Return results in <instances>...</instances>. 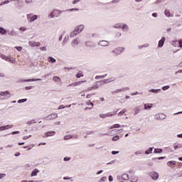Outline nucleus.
Masks as SVG:
<instances>
[{"instance_id": "61", "label": "nucleus", "mask_w": 182, "mask_h": 182, "mask_svg": "<svg viewBox=\"0 0 182 182\" xmlns=\"http://www.w3.org/2000/svg\"><path fill=\"white\" fill-rule=\"evenodd\" d=\"M31 89H33V86L26 87V90H31Z\"/></svg>"}, {"instance_id": "37", "label": "nucleus", "mask_w": 182, "mask_h": 182, "mask_svg": "<svg viewBox=\"0 0 182 182\" xmlns=\"http://www.w3.org/2000/svg\"><path fill=\"white\" fill-rule=\"evenodd\" d=\"M154 153L156 154H159L160 153H163V149H154Z\"/></svg>"}, {"instance_id": "56", "label": "nucleus", "mask_w": 182, "mask_h": 182, "mask_svg": "<svg viewBox=\"0 0 182 182\" xmlns=\"http://www.w3.org/2000/svg\"><path fill=\"white\" fill-rule=\"evenodd\" d=\"M32 137V135H29V136H24L23 137V140H28V139Z\"/></svg>"}, {"instance_id": "55", "label": "nucleus", "mask_w": 182, "mask_h": 182, "mask_svg": "<svg viewBox=\"0 0 182 182\" xmlns=\"http://www.w3.org/2000/svg\"><path fill=\"white\" fill-rule=\"evenodd\" d=\"M87 90H88V92H90L92 90H96V88H95V86L94 87H88Z\"/></svg>"}, {"instance_id": "38", "label": "nucleus", "mask_w": 182, "mask_h": 182, "mask_svg": "<svg viewBox=\"0 0 182 182\" xmlns=\"http://www.w3.org/2000/svg\"><path fill=\"white\" fill-rule=\"evenodd\" d=\"M140 107H136L134 108V114H139V112H140Z\"/></svg>"}, {"instance_id": "63", "label": "nucleus", "mask_w": 182, "mask_h": 182, "mask_svg": "<svg viewBox=\"0 0 182 182\" xmlns=\"http://www.w3.org/2000/svg\"><path fill=\"white\" fill-rule=\"evenodd\" d=\"M40 50L46 51V48L45 46L44 47H40Z\"/></svg>"}, {"instance_id": "64", "label": "nucleus", "mask_w": 182, "mask_h": 182, "mask_svg": "<svg viewBox=\"0 0 182 182\" xmlns=\"http://www.w3.org/2000/svg\"><path fill=\"white\" fill-rule=\"evenodd\" d=\"M180 48H182V40L178 41Z\"/></svg>"}, {"instance_id": "50", "label": "nucleus", "mask_w": 182, "mask_h": 182, "mask_svg": "<svg viewBox=\"0 0 182 182\" xmlns=\"http://www.w3.org/2000/svg\"><path fill=\"white\" fill-rule=\"evenodd\" d=\"M164 159H166V157H159V158H153L152 160H154V161H156V160H163Z\"/></svg>"}, {"instance_id": "53", "label": "nucleus", "mask_w": 182, "mask_h": 182, "mask_svg": "<svg viewBox=\"0 0 182 182\" xmlns=\"http://www.w3.org/2000/svg\"><path fill=\"white\" fill-rule=\"evenodd\" d=\"M168 89H170V87L168 85H166V86H164L162 87V90H168Z\"/></svg>"}, {"instance_id": "35", "label": "nucleus", "mask_w": 182, "mask_h": 182, "mask_svg": "<svg viewBox=\"0 0 182 182\" xmlns=\"http://www.w3.org/2000/svg\"><path fill=\"white\" fill-rule=\"evenodd\" d=\"M68 41H69V36H67L64 38V40L62 43V46H65V45H66V43H68Z\"/></svg>"}, {"instance_id": "54", "label": "nucleus", "mask_w": 182, "mask_h": 182, "mask_svg": "<svg viewBox=\"0 0 182 182\" xmlns=\"http://www.w3.org/2000/svg\"><path fill=\"white\" fill-rule=\"evenodd\" d=\"M108 80H109V83H111V82H114V80H116V77H112L109 78Z\"/></svg>"}, {"instance_id": "19", "label": "nucleus", "mask_w": 182, "mask_h": 182, "mask_svg": "<svg viewBox=\"0 0 182 182\" xmlns=\"http://www.w3.org/2000/svg\"><path fill=\"white\" fill-rule=\"evenodd\" d=\"M28 45H30V46H37L39 47L41 46V43L40 42H35V41H29Z\"/></svg>"}, {"instance_id": "21", "label": "nucleus", "mask_w": 182, "mask_h": 182, "mask_svg": "<svg viewBox=\"0 0 182 182\" xmlns=\"http://www.w3.org/2000/svg\"><path fill=\"white\" fill-rule=\"evenodd\" d=\"M77 45H79V40H77V38L73 40L71 43V46H73V48L77 46Z\"/></svg>"}, {"instance_id": "58", "label": "nucleus", "mask_w": 182, "mask_h": 182, "mask_svg": "<svg viewBox=\"0 0 182 182\" xmlns=\"http://www.w3.org/2000/svg\"><path fill=\"white\" fill-rule=\"evenodd\" d=\"M15 48L17 49V50H18V52H21V50H22V47H21V46H18H18H16Z\"/></svg>"}, {"instance_id": "7", "label": "nucleus", "mask_w": 182, "mask_h": 182, "mask_svg": "<svg viewBox=\"0 0 182 182\" xmlns=\"http://www.w3.org/2000/svg\"><path fill=\"white\" fill-rule=\"evenodd\" d=\"M117 114V112H114L113 114L110 112H107V114H100V117L101 119H106V117H110L112 116H114Z\"/></svg>"}, {"instance_id": "29", "label": "nucleus", "mask_w": 182, "mask_h": 182, "mask_svg": "<svg viewBox=\"0 0 182 182\" xmlns=\"http://www.w3.org/2000/svg\"><path fill=\"white\" fill-rule=\"evenodd\" d=\"M107 77V74H105V75H97L96 77H95V79L97 80H99L100 79H105V77Z\"/></svg>"}, {"instance_id": "42", "label": "nucleus", "mask_w": 182, "mask_h": 182, "mask_svg": "<svg viewBox=\"0 0 182 182\" xmlns=\"http://www.w3.org/2000/svg\"><path fill=\"white\" fill-rule=\"evenodd\" d=\"M126 112H127L126 109H122L121 112H119L118 113V116H123V114H124V113H126Z\"/></svg>"}, {"instance_id": "23", "label": "nucleus", "mask_w": 182, "mask_h": 182, "mask_svg": "<svg viewBox=\"0 0 182 182\" xmlns=\"http://www.w3.org/2000/svg\"><path fill=\"white\" fill-rule=\"evenodd\" d=\"M150 93H154L155 95H157V93H159V92H161V89H151L149 90Z\"/></svg>"}, {"instance_id": "44", "label": "nucleus", "mask_w": 182, "mask_h": 182, "mask_svg": "<svg viewBox=\"0 0 182 182\" xmlns=\"http://www.w3.org/2000/svg\"><path fill=\"white\" fill-rule=\"evenodd\" d=\"M119 127H120V124H115L112 127H111L110 129H119Z\"/></svg>"}, {"instance_id": "31", "label": "nucleus", "mask_w": 182, "mask_h": 182, "mask_svg": "<svg viewBox=\"0 0 182 182\" xmlns=\"http://www.w3.org/2000/svg\"><path fill=\"white\" fill-rule=\"evenodd\" d=\"M36 124V121L35 119H32L26 122V124H28V126H32V124Z\"/></svg>"}, {"instance_id": "33", "label": "nucleus", "mask_w": 182, "mask_h": 182, "mask_svg": "<svg viewBox=\"0 0 182 182\" xmlns=\"http://www.w3.org/2000/svg\"><path fill=\"white\" fill-rule=\"evenodd\" d=\"M154 149V147L149 148L148 150H146L145 151V154H151V153H153V149Z\"/></svg>"}, {"instance_id": "13", "label": "nucleus", "mask_w": 182, "mask_h": 182, "mask_svg": "<svg viewBox=\"0 0 182 182\" xmlns=\"http://www.w3.org/2000/svg\"><path fill=\"white\" fill-rule=\"evenodd\" d=\"M164 42H166V37H162L161 39L159 41L158 48H163L164 46Z\"/></svg>"}, {"instance_id": "18", "label": "nucleus", "mask_w": 182, "mask_h": 182, "mask_svg": "<svg viewBox=\"0 0 182 182\" xmlns=\"http://www.w3.org/2000/svg\"><path fill=\"white\" fill-rule=\"evenodd\" d=\"M130 182H137L139 181V177L136 176L135 175H132L129 177Z\"/></svg>"}, {"instance_id": "26", "label": "nucleus", "mask_w": 182, "mask_h": 182, "mask_svg": "<svg viewBox=\"0 0 182 182\" xmlns=\"http://www.w3.org/2000/svg\"><path fill=\"white\" fill-rule=\"evenodd\" d=\"M153 106V104H144V110H150Z\"/></svg>"}, {"instance_id": "34", "label": "nucleus", "mask_w": 182, "mask_h": 182, "mask_svg": "<svg viewBox=\"0 0 182 182\" xmlns=\"http://www.w3.org/2000/svg\"><path fill=\"white\" fill-rule=\"evenodd\" d=\"M38 173H39V170L36 168L34 169L32 173H31V176H38Z\"/></svg>"}, {"instance_id": "48", "label": "nucleus", "mask_w": 182, "mask_h": 182, "mask_svg": "<svg viewBox=\"0 0 182 182\" xmlns=\"http://www.w3.org/2000/svg\"><path fill=\"white\" fill-rule=\"evenodd\" d=\"M165 15L168 18H170V11L169 10H165Z\"/></svg>"}, {"instance_id": "36", "label": "nucleus", "mask_w": 182, "mask_h": 182, "mask_svg": "<svg viewBox=\"0 0 182 182\" xmlns=\"http://www.w3.org/2000/svg\"><path fill=\"white\" fill-rule=\"evenodd\" d=\"M113 28H115V29H120L122 28V23H116L113 26Z\"/></svg>"}, {"instance_id": "8", "label": "nucleus", "mask_w": 182, "mask_h": 182, "mask_svg": "<svg viewBox=\"0 0 182 182\" xmlns=\"http://www.w3.org/2000/svg\"><path fill=\"white\" fill-rule=\"evenodd\" d=\"M127 90H130V88L129 87H123V88H121V89L115 90L114 91L112 92V95H116L117 93H120L122 92H126Z\"/></svg>"}, {"instance_id": "14", "label": "nucleus", "mask_w": 182, "mask_h": 182, "mask_svg": "<svg viewBox=\"0 0 182 182\" xmlns=\"http://www.w3.org/2000/svg\"><path fill=\"white\" fill-rule=\"evenodd\" d=\"M97 83H100V86H103V85H107V83H110V81L109 79H105L103 80L97 81Z\"/></svg>"}, {"instance_id": "16", "label": "nucleus", "mask_w": 182, "mask_h": 182, "mask_svg": "<svg viewBox=\"0 0 182 182\" xmlns=\"http://www.w3.org/2000/svg\"><path fill=\"white\" fill-rule=\"evenodd\" d=\"M0 96H5L7 99H9L11 97V93L9 91L1 92Z\"/></svg>"}, {"instance_id": "20", "label": "nucleus", "mask_w": 182, "mask_h": 182, "mask_svg": "<svg viewBox=\"0 0 182 182\" xmlns=\"http://www.w3.org/2000/svg\"><path fill=\"white\" fill-rule=\"evenodd\" d=\"M12 128V125H6L0 127V132H4V130H8L9 129Z\"/></svg>"}, {"instance_id": "24", "label": "nucleus", "mask_w": 182, "mask_h": 182, "mask_svg": "<svg viewBox=\"0 0 182 182\" xmlns=\"http://www.w3.org/2000/svg\"><path fill=\"white\" fill-rule=\"evenodd\" d=\"M121 28L124 32H129V26L127 24H123Z\"/></svg>"}, {"instance_id": "47", "label": "nucleus", "mask_w": 182, "mask_h": 182, "mask_svg": "<svg viewBox=\"0 0 182 182\" xmlns=\"http://www.w3.org/2000/svg\"><path fill=\"white\" fill-rule=\"evenodd\" d=\"M119 136L116 135L112 137V141H117V140H119Z\"/></svg>"}, {"instance_id": "10", "label": "nucleus", "mask_w": 182, "mask_h": 182, "mask_svg": "<svg viewBox=\"0 0 182 182\" xmlns=\"http://www.w3.org/2000/svg\"><path fill=\"white\" fill-rule=\"evenodd\" d=\"M42 80V79L41 78H37V79H28V80H23V79H21L19 80L18 82H20V83H23V82H39Z\"/></svg>"}, {"instance_id": "57", "label": "nucleus", "mask_w": 182, "mask_h": 182, "mask_svg": "<svg viewBox=\"0 0 182 182\" xmlns=\"http://www.w3.org/2000/svg\"><path fill=\"white\" fill-rule=\"evenodd\" d=\"M106 180H107V178L106 176H103L101 179H100V182H105L106 181Z\"/></svg>"}, {"instance_id": "52", "label": "nucleus", "mask_w": 182, "mask_h": 182, "mask_svg": "<svg viewBox=\"0 0 182 182\" xmlns=\"http://www.w3.org/2000/svg\"><path fill=\"white\" fill-rule=\"evenodd\" d=\"M135 156H140V154H143V151H138L134 153Z\"/></svg>"}, {"instance_id": "49", "label": "nucleus", "mask_w": 182, "mask_h": 182, "mask_svg": "<svg viewBox=\"0 0 182 182\" xmlns=\"http://www.w3.org/2000/svg\"><path fill=\"white\" fill-rule=\"evenodd\" d=\"M9 35H11V36H16V33L14 31H11Z\"/></svg>"}, {"instance_id": "22", "label": "nucleus", "mask_w": 182, "mask_h": 182, "mask_svg": "<svg viewBox=\"0 0 182 182\" xmlns=\"http://www.w3.org/2000/svg\"><path fill=\"white\" fill-rule=\"evenodd\" d=\"M53 82H55V83H60V82H62V80L60 79V77L58 76H54L53 77Z\"/></svg>"}, {"instance_id": "12", "label": "nucleus", "mask_w": 182, "mask_h": 182, "mask_svg": "<svg viewBox=\"0 0 182 182\" xmlns=\"http://www.w3.org/2000/svg\"><path fill=\"white\" fill-rule=\"evenodd\" d=\"M83 29H85V25L81 24L80 26H77L75 31H77L78 33H80L82 32V31H83Z\"/></svg>"}, {"instance_id": "11", "label": "nucleus", "mask_w": 182, "mask_h": 182, "mask_svg": "<svg viewBox=\"0 0 182 182\" xmlns=\"http://www.w3.org/2000/svg\"><path fill=\"white\" fill-rule=\"evenodd\" d=\"M98 45L100 46L107 47L109 46V41L102 40L99 41Z\"/></svg>"}, {"instance_id": "51", "label": "nucleus", "mask_w": 182, "mask_h": 182, "mask_svg": "<svg viewBox=\"0 0 182 182\" xmlns=\"http://www.w3.org/2000/svg\"><path fill=\"white\" fill-rule=\"evenodd\" d=\"M6 4H9V0L4 1L0 4V6H2V5H6Z\"/></svg>"}, {"instance_id": "32", "label": "nucleus", "mask_w": 182, "mask_h": 182, "mask_svg": "<svg viewBox=\"0 0 182 182\" xmlns=\"http://www.w3.org/2000/svg\"><path fill=\"white\" fill-rule=\"evenodd\" d=\"M75 76L77 79H80V77H83L84 76L83 73L82 71H79V73H77Z\"/></svg>"}, {"instance_id": "17", "label": "nucleus", "mask_w": 182, "mask_h": 182, "mask_svg": "<svg viewBox=\"0 0 182 182\" xmlns=\"http://www.w3.org/2000/svg\"><path fill=\"white\" fill-rule=\"evenodd\" d=\"M56 134V132L55 131H48L45 133L46 137H50V136H55Z\"/></svg>"}, {"instance_id": "60", "label": "nucleus", "mask_w": 182, "mask_h": 182, "mask_svg": "<svg viewBox=\"0 0 182 182\" xmlns=\"http://www.w3.org/2000/svg\"><path fill=\"white\" fill-rule=\"evenodd\" d=\"M69 160H70V157L65 156V157L63 159V161H69Z\"/></svg>"}, {"instance_id": "3", "label": "nucleus", "mask_w": 182, "mask_h": 182, "mask_svg": "<svg viewBox=\"0 0 182 182\" xmlns=\"http://www.w3.org/2000/svg\"><path fill=\"white\" fill-rule=\"evenodd\" d=\"M27 19L30 23H32V22H35L38 19V15H33V14H27Z\"/></svg>"}, {"instance_id": "9", "label": "nucleus", "mask_w": 182, "mask_h": 182, "mask_svg": "<svg viewBox=\"0 0 182 182\" xmlns=\"http://www.w3.org/2000/svg\"><path fill=\"white\" fill-rule=\"evenodd\" d=\"M58 119V114H50L44 117V120H55Z\"/></svg>"}, {"instance_id": "15", "label": "nucleus", "mask_w": 182, "mask_h": 182, "mask_svg": "<svg viewBox=\"0 0 182 182\" xmlns=\"http://www.w3.org/2000/svg\"><path fill=\"white\" fill-rule=\"evenodd\" d=\"M85 46H87V48H96V44L93 43L92 41H87L85 42Z\"/></svg>"}, {"instance_id": "43", "label": "nucleus", "mask_w": 182, "mask_h": 182, "mask_svg": "<svg viewBox=\"0 0 182 182\" xmlns=\"http://www.w3.org/2000/svg\"><path fill=\"white\" fill-rule=\"evenodd\" d=\"M25 102H28V99H21L17 101L18 103H25Z\"/></svg>"}, {"instance_id": "45", "label": "nucleus", "mask_w": 182, "mask_h": 182, "mask_svg": "<svg viewBox=\"0 0 182 182\" xmlns=\"http://www.w3.org/2000/svg\"><path fill=\"white\" fill-rule=\"evenodd\" d=\"M72 135H66L64 136V140H70L72 139Z\"/></svg>"}, {"instance_id": "39", "label": "nucleus", "mask_w": 182, "mask_h": 182, "mask_svg": "<svg viewBox=\"0 0 182 182\" xmlns=\"http://www.w3.org/2000/svg\"><path fill=\"white\" fill-rule=\"evenodd\" d=\"M0 33L1 35H5V33H6V30L2 27H0Z\"/></svg>"}, {"instance_id": "2", "label": "nucleus", "mask_w": 182, "mask_h": 182, "mask_svg": "<svg viewBox=\"0 0 182 182\" xmlns=\"http://www.w3.org/2000/svg\"><path fill=\"white\" fill-rule=\"evenodd\" d=\"M126 48H124V47H118L114 48L112 51V53H113V55L114 56H119V55H122V52H124Z\"/></svg>"}, {"instance_id": "30", "label": "nucleus", "mask_w": 182, "mask_h": 182, "mask_svg": "<svg viewBox=\"0 0 182 182\" xmlns=\"http://www.w3.org/2000/svg\"><path fill=\"white\" fill-rule=\"evenodd\" d=\"M86 105H87V106H91L90 107H86L85 109H92L93 108V106H95V104H93V102H91L90 101H88L86 102Z\"/></svg>"}, {"instance_id": "6", "label": "nucleus", "mask_w": 182, "mask_h": 182, "mask_svg": "<svg viewBox=\"0 0 182 182\" xmlns=\"http://www.w3.org/2000/svg\"><path fill=\"white\" fill-rule=\"evenodd\" d=\"M159 173L156 172V171H151L149 173V177H151V178H152V180H154V181H156V180H159Z\"/></svg>"}, {"instance_id": "4", "label": "nucleus", "mask_w": 182, "mask_h": 182, "mask_svg": "<svg viewBox=\"0 0 182 182\" xmlns=\"http://www.w3.org/2000/svg\"><path fill=\"white\" fill-rule=\"evenodd\" d=\"M0 58H2L4 60H6V62H10L11 63H16V60H13L11 59V58L2 54L0 53Z\"/></svg>"}, {"instance_id": "25", "label": "nucleus", "mask_w": 182, "mask_h": 182, "mask_svg": "<svg viewBox=\"0 0 182 182\" xmlns=\"http://www.w3.org/2000/svg\"><path fill=\"white\" fill-rule=\"evenodd\" d=\"M122 180H124V181H127V180H130V177H129V174L127 173H124L122 176Z\"/></svg>"}, {"instance_id": "41", "label": "nucleus", "mask_w": 182, "mask_h": 182, "mask_svg": "<svg viewBox=\"0 0 182 182\" xmlns=\"http://www.w3.org/2000/svg\"><path fill=\"white\" fill-rule=\"evenodd\" d=\"M48 59V62H51V63H55V62H56V59H55L53 57H49Z\"/></svg>"}, {"instance_id": "59", "label": "nucleus", "mask_w": 182, "mask_h": 182, "mask_svg": "<svg viewBox=\"0 0 182 182\" xmlns=\"http://www.w3.org/2000/svg\"><path fill=\"white\" fill-rule=\"evenodd\" d=\"M99 86H100V83L96 82L95 86H94V87H95V90H97V89H99Z\"/></svg>"}, {"instance_id": "5", "label": "nucleus", "mask_w": 182, "mask_h": 182, "mask_svg": "<svg viewBox=\"0 0 182 182\" xmlns=\"http://www.w3.org/2000/svg\"><path fill=\"white\" fill-rule=\"evenodd\" d=\"M155 120H164L167 116L164 113H159L155 114Z\"/></svg>"}, {"instance_id": "40", "label": "nucleus", "mask_w": 182, "mask_h": 182, "mask_svg": "<svg viewBox=\"0 0 182 182\" xmlns=\"http://www.w3.org/2000/svg\"><path fill=\"white\" fill-rule=\"evenodd\" d=\"M171 164H173V166H175L176 164V161H170L167 163V166H168L169 167L171 166Z\"/></svg>"}, {"instance_id": "27", "label": "nucleus", "mask_w": 182, "mask_h": 182, "mask_svg": "<svg viewBox=\"0 0 182 182\" xmlns=\"http://www.w3.org/2000/svg\"><path fill=\"white\" fill-rule=\"evenodd\" d=\"M79 33L74 30L73 31H72L70 34V38H75V36H76L77 35H78Z\"/></svg>"}, {"instance_id": "62", "label": "nucleus", "mask_w": 182, "mask_h": 182, "mask_svg": "<svg viewBox=\"0 0 182 182\" xmlns=\"http://www.w3.org/2000/svg\"><path fill=\"white\" fill-rule=\"evenodd\" d=\"M109 182L113 181V176H112V175H110V176H109Z\"/></svg>"}, {"instance_id": "46", "label": "nucleus", "mask_w": 182, "mask_h": 182, "mask_svg": "<svg viewBox=\"0 0 182 182\" xmlns=\"http://www.w3.org/2000/svg\"><path fill=\"white\" fill-rule=\"evenodd\" d=\"M174 150H177V149H182L181 144H178L173 147Z\"/></svg>"}, {"instance_id": "1", "label": "nucleus", "mask_w": 182, "mask_h": 182, "mask_svg": "<svg viewBox=\"0 0 182 182\" xmlns=\"http://www.w3.org/2000/svg\"><path fill=\"white\" fill-rule=\"evenodd\" d=\"M73 11H79V9H69L66 10H59V9H54L49 15L48 18H59L63 12H72Z\"/></svg>"}, {"instance_id": "28", "label": "nucleus", "mask_w": 182, "mask_h": 182, "mask_svg": "<svg viewBox=\"0 0 182 182\" xmlns=\"http://www.w3.org/2000/svg\"><path fill=\"white\" fill-rule=\"evenodd\" d=\"M74 86H79V85H82V83H86V80H82V81H78L75 82H73Z\"/></svg>"}]
</instances>
